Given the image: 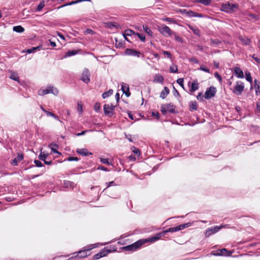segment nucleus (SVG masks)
Wrapping results in <instances>:
<instances>
[{"label":"nucleus","mask_w":260,"mask_h":260,"mask_svg":"<svg viewBox=\"0 0 260 260\" xmlns=\"http://www.w3.org/2000/svg\"><path fill=\"white\" fill-rule=\"evenodd\" d=\"M93 248L94 247L92 246H90L89 247H88L87 248L85 247L83 250L74 253L73 254L75 255L69 257L68 260H75L77 258H85L90 254L88 252Z\"/></svg>","instance_id":"1"},{"label":"nucleus","mask_w":260,"mask_h":260,"mask_svg":"<svg viewBox=\"0 0 260 260\" xmlns=\"http://www.w3.org/2000/svg\"><path fill=\"white\" fill-rule=\"evenodd\" d=\"M158 31L164 36L171 37L173 36L174 31H173L169 27L163 24L157 26Z\"/></svg>","instance_id":"2"},{"label":"nucleus","mask_w":260,"mask_h":260,"mask_svg":"<svg viewBox=\"0 0 260 260\" xmlns=\"http://www.w3.org/2000/svg\"><path fill=\"white\" fill-rule=\"evenodd\" d=\"M145 242V241L140 239L132 244L122 247V249L126 251H134L144 244Z\"/></svg>","instance_id":"3"},{"label":"nucleus","mask_w":260,"mask_h":260,"mask_svg":"<svg viewBox=\"0 0 260 260\" xmlns=\"http://www.w3.org/2000/svg\"><path fill=\"white\" fill-rule=\"evenodd\" d=\"M237 8L238 5L237 4L228 3L222 4L221 10L226 13H232L235 11V9Z\"/></svg>","instance_id":"4"},{"label":"nucleus","mask_w":260,"mask_h":260,"mask_svg":"<svg viewBox=\"0 0 260 260\" xmlns=\"http://www.w3.org/2000/svg\"><path fill=\"white\" fill-rule=\"evenodd\" d=\"M244 84L241 81H237L233 90V92L236 95H239L242 94L244 90Z\"/></svg>","instance_id":"5"},{"label":"nucleus","mask_w":260,"mask_h":260,"mask_svg":"<svg viewBox=\"0 0 260 260\" xmlns=\"http://www.w3.org/2000/svg\"><path fill=\"white\" fill-rule=\"evenodd\" d=\"M190 225H191V223L190 222L184 223V224H182L176 226L175 227L170 228L168 229H167L165 231H164L165 234L167 233H168V232L173 233V232H175L177 231L182 230L186 228H188Z\"/></svg>","instance_id":"6"},{"label":"nucleus","mask_w":260,"mask_h":260,"mask_svg":"<svg viewBox=\"0 0 260 260\" xmlns=\"http://www.w3.org/2000/svg\"><path fill=\"white\" fill-rule=\"evenodd\" d=\"M211 254L215 256H230L232 254L231 251H229L225 248L218 249L211 251Z\"/></svg>","instance_id":"7"},{"label":"nucleus","mask_w":260,"mask_h":260,"mask_svg":"<svg viewBox=\"0 0 260 260\" xmlns=\"http://www.w3.org/2000/svg\"><path fill=\"white\" fill-rule=\"evenodd\" d=\"M226 225H221L220 226H215L211 228H208L205 232V236L207 237H210L212 234L218 232L220 229L225 227Z\"/></svg>","instance_id":"8"},{"label":"nucleus","mask_w":260,"mask_h":260,"mask_svg":"<svg viewBox=\"0 0 260 260\" xmlns=\"http://www.w3.org/2000/svg\"><path fill=\"white\" fill-rule=\"evenodd\" d=\"M115 106L113 104H105L104 106V114L106 115L112 117L114 115V111Z\"/></svg>","instance_id":"9"},{"label":"nucleus","mask_w":260,"mask_h":260,"mask_svg":"<svg viewBox=\"0 0 260 260\" xmlns=\"http://www.w3.org/2000/svg\"><path fill=\"white\" fill-rule=\"evenodd\" d=\"M175 107L172 104H164L161 106V112L163 114H166L168 111L171 113L175 112Z\"/></svg>","instance_id":"10"},{"label":"nucleus","mask_w":260,"mask_h":260,"mask_svg":"<svg viewBox=\"0 0 260 260\" xmlns=\"http://www.w3.org/2000/svg\"><path fill=\"white\" fill-rule=\"evenodd\" d=\"M216 88L214 86H210L208 88L205 93L204 97L206 99H210L215 95L216 92Z\"/></svg>","instance_id":"11"},{"label":"nucleus","mask_w":260,"mask_h":260,"mask_svg":"<svg viewBox=\"0 0 260 260\" xmlns=\"http://www.w3.org/2000/svg\"><path fill=\"white\" fill-rule=\"evenodd\" d=\"M165 233H164V231H163L162 232H160V233H157L155 235L152 236L148 239H141V240L145 241V243L146 242H155V241L160 239L162 236H164L165 235Z\"/></svg>","instance_id":"12"},{"label":"nucleus","mask_w":260,"mask_h":260,"mask_svg":"<svg viewBox=\"0 0 260 260\" xmlns=\"http://www.w3.org/2000/svg\"><path fill=\"white\" fill-rule=\"evenodd\" d=\"M90 75L89 71L85 69L82 73L81 80L84 83H88L90 81Z\"/></svg>","instance_id":"13"},{"label":"nucleus","mask_w":260,"mask_h":260,"mask_svg":"<svg viewBox=\"0 0 260 260\" xmlns=\"http://www.w3.org/2000/svg\"><path fill=\"white\" fill-rule=\"evenodd\" d=\"M115 251H116V248L115 247L110 245V246L104 247L102 250L100 251V252L102 257H103L106 256L109 253Z\"/></svg>","instance_id":"14"},{"label":"nucleus","mask_w":260,"mask_h":260,"mask_svg":"<svg viewBox=\"0 0 260 260\" xmlns=\"http://www.w3.org/2000/svg\"><path fill=\"white\" fill-rule=\"evenodd\" d=\"M125 53L129 55L139 57L141 55L140 51H137L133 49H127L125 50Z\"/></svg>","instance_id":"15"},{"label":"nucleus","mask_w":260,"mask_h":260,"mask_svg":"<svg viewBox=\"0 0 260 260\" xmlns=\"http://www.w3.org/2000/svg\"><path fill=\"white\" fill-rule=\"evenodd\" d=\"M39 95L43 96L49 93H53V87H49L48 88H41L39 90Z\"/></svg>","instance_id":"16"},{"label":"nucleus","mask_w":260,"mask_h":260,"mask_svg":"<svg viewBox=\"0 0 260 260\" xmlns=\"http://www.w3.org/2000/svg\"><path fill=\"white\" fill-rule=\"evenodd\" d=\"M23 158L24 156L22 153H18L17 156L12 160L11 164L13 166H17L18 162L23 160Z\"/></svg>","instance_id":"17"},{"label":"nucleus","mask_w":260,"mask_h":260,"mask_svg":"<svg viewBox=\"0 0 260 260\" xmlns=\"http://www.w3.org/2000/svg\"><path fill=\"white\" fill-rule=\"evenodd\" d=\"M235 76L238 78H243L244 74L242 70L239 67H235L234 69Z\"/></svg>","instance_id":"18"},{"label":"nucleus","mask_w":260,"mask_h":260,"mask_svg":"<svg viewBox=\"0 0 260 260\" xmlns=\"http://www.w3.org/2000/svg\"><path fill=\"white\" fill-rule=\"evenodd\" d=\"M186 15L189 17H203V15L201 13H198L192 11L186 12Z\"/></svg>","instance_id":"19"},{"label":"nucleus","mask_w":260,"mask_h":260,"mask_svg":"<svg viewBox=\"0 0 260 260\" xmlns=\"http://www.w3.org/2000/svg\"><path fill=\"white\" fill-rule=\"evenodd\" d=\"M238 38L244 45H249L251 42V40L246 37H243L242 36H240Z\"/></svg>","instance_id":"20"},{"label":"nucleus","mask_w":260,"mask_h":260,"mask_svg":"<svg viewBox=\"0 0 260 260\" xmlns=\"http://www.w3.org/2000/svg\"><path fill=\"white\" fill-rule=\"evenodd\" d=\"M191 84V88L189 89V91L191 92L195 91L199 88V83L197 81H194L193 82L191 83L190 82H188V85L189 86Z\"/></svg>","instance_id":"21"},{"label":"nucleus","mask_w":260,"mask_h":260,"mask_svg":"<svg viewBox=\"0 0 260 260\" xmlns=\"http://www.w3.org/2000/svg\"><path fill=\"white\" fill-rule=\"evenodd\" d=\"M164 81V78L162 76L159 74H156L154 76L153 82L156 83H162Z\"/></svg>","instance_id":"22"},{"label":"nucleus","mask_w":260,"mask_h":260,"mask_svg":"<svg viewBox=\"0 0 260 260\" xmlns=\"http://www.w3.org/2000/svg\"><path fill=\"white\" fill-rule=\"evenodd\" d=\"M170 90L167 87H165L164 89L161 91L160 94V98L162 99H165L166 96L169 94Z\"/></svg>","instance_id":"23"},{"label":"nucleus","mask_w":260,"mask_h":260,"mask_svg":"<svg viewBox=\"0 0 260 260\" xmlns=\"http://www.w3.org/2000/svg\"><path fill=\"white\" fill-rule=\"evenodd\" d=\"M77 152L82 156H88L92 154V153L91 152H89L86 149H77Z\"/></svg>","instance_id":"24"},{"label":"nucleus","mask_w":260,"mask_h":260,"mask_svg":"<svg viewBox=\"0 0 260 260\" xmlns=\"http://www.w3.org/2000/svg\"><path fill=\"white\" fill-rule=\"evenodd\" d=\"M121 89L123 91V92L125 94V95L128 97L131 95V92L129 91L128 86L126 84H122L121 86Z\"/></svg>","instance_id":"25"},{"label":"nucleus","mask_w":260,"mask_h":260,"mask_svg":"<svg viewBox=\"0 0 260 260\" xmlns=\"http://www.w3.org/2000/svg\"><path fill=\"white\" fill-rule=\"evenodd\" d=\"M49 146H50L52 151L54 153H56V154L59 153V152L57 150V149L58 148V145L57 144H56L55 143L52 142L50 144Z\"/></svg>","instance_id":"26"},{"label":"nucleus","mask_w":260,"mask_h":260,"mask_svg":"<svg viewBox=\"0 0 260 260\" xmlns=\"http://www.w3.org/2000/svg\"><path fill=\"white\" fill-rule=\"evenodd\" d=\"M260 82L257 79L254 80V87L255 89V93L257 95L260 93Z\"/></svg>","instance_id":"27"},{"label":"nucleus","mask_w":260,"mask_h":260,"mask_svg":"<svg viewBox=\"0 0 260 260\" xmlns=\"http://www.w3.org/2000/svg\"><path fill=\"white\" fill-rule=\"evenodd\" d=\"M189 28L193 31V32L195 35H196L198 37L200 36V35H201L200 30L198 28H197L196 27L192 26L191 25H189Z\"/></svg>","instance_id":"28"},{"label":"nucleus","mask_w":260,"mask_h":260,"mask_svg":"<svg viewBox=\"0 0 260 260\" xmlns=\"http://www.w3.org/2000/svg\"><path fill=\"white\" fill-rule=\"evenodd\" d=\"M135 33L136 32H135L133 30H132L131 29H126V30H125L124 33L123 34V36L124 37L125 39L128 41V40L126 38V36H132L133 34L135 35Z\"/></svg>","instance_id":"29"},{"label":"nucleus","mask_w":260,"mask_h":260,"mask_svg":"<svg viewBox=\"0 0 260 260\" xmlns=\"http://www.w3.org/2000/svg\"><path fill=\"white\" fill-rule=\"evenodd\" d=\"M13 30L17 32L21 33L24 31V28L21 25L15 26L13 28Z\"/></svg>","instance_id":"30"},{"label":"nucleus","mask_w":260,"mask_h":260,"mask_svg":"<svg viewBox=\"0 0 260 260\" xmlns=\"http://www.w3.org/2000/svg\"><path fill=\"white\" fill-rule=\"evenodd\" d=\"M198 108L197 103L196 101H192L190 103L189 109L190 111L197 110Z\"/></svg>","instance_id":"31"},{"label":"nucleus","mask_w":260,"mask_h":260,"mask_svg":"<svg viewBox=\"0 0 260 260\" xmlns=\"http://www.w3.org/2000/svg\"><path fill=\"white\" fill-rule=\"evenodd\" d=\"M113 93V90L112 89H109L108 91L107 92H104L103 94H102V97L103 99H106L107 98H108V96H110L111 95H112Z\"/></svg>","instance_id":"32"},{"label":"nucleus","mask_w":260,"mask_h":260,"mask_svg":"<svg viewBox=\"0 0 260 260\" xmlns=\"http://www.w3.org/2000/svg\"><path fill=\"white\" fill-rule=\"evenodd\" d=\"M77 53H78V51L76 50H70L67 52L64 57H67L73 56V55H76Z\"/></svg>","instance_id":"33"},{"label":"nucleus","mask_w":260,"mask_h":260,"mask_svg":"<svg viewBox=\"0 0 260 260\" xmlns=\"http://www.w3.org/2000/svg\"><path fill=\"white\" fill-rule=\"evenodd\" d=\"M144 30L150 36H152L153 35V32L151 31L150 28H149L146 25H143Z\"/></svg>","instance_id":"34"},{"label":"nucleus","mask_w":260,"mask_h":260,"mask_svg":"<svg viewBox=\"0 0 260 260\" xmlns=\"http://www.w3.org/2000/svg\"><path fill=\"white\" fill-rule=\"evenodd\" d=\"M212 1V0H197V2L202 3L205 6H208L211 4Z\"/></svg>","instance_id":"35"},{"label":"nucleus","mask_w":260,"mask_h":260,"mask_svg":"<svg viewBox=\"0 0 260 260\" xmlns=\"http://www.w3.org/2000/svg\"><path fill=\"white\" fill-rule=\"evenodd\" d=\"M211 45L213 46H218L219 44L221 43V41H220L218 39H211Z\"/></svg>","instance_id":"36"},{"label":"nucleus","mask_w":260,"mask_h":260,"mask_svg":"<svg viewBox=\"0 0 260 260\" xmlns=\"http://www.w3.org/2000/svg\"><path fill=\"white\" fill-rule=\"evenodd\" d=\"M101 162L103 164L107 165H110L112 164V163L110 161L109 159L108 158H105L103 157L100 158Z\"/></svg>","instance_id":"37"},{"label":"nucleus","mask_w":260,"mask_h":260,"mask_svg":"<svg viewBox=\"0 0 260 260\" xmlns=\"http://www.w3.org/2000/svg\"><path fill=\"white\" fill-rule=\"evenodd\" d=\"M245 75H246V79L247 81L249 82L250 83H252V78L251 76V74L250 72H245Z\"/></svg>","instance_id":"38"},{"label":"nucleus","mask_w":260,"mask_h":260,"mask_svg":"<svg viewBox=\"0 0 260 260\" xmlns=\"http://www.w3.org/2000/svg\"><path fill=\"white\" fill-rule=\"evenodd\" d=\"M10 78L11 79H13L15 81H19V77H18L17 74H16L14 72L11 73Z\"/></svg>","instance_id":"39"},{"label":"nucleus","mask_w":260,"mask_h":260,"mask_svg":"<svg viewBox=\"0 0 260 260\" xmlns=\"http://www.w3.org/2000/svg\"><path fill=\"white\" fill-rule=\"evenodd\" d=\"M170 72L177 73H178V68L177 66H171L170 67Z\"/></svg>","instance_id":"40"},{"label":"nucleus","mask_w":260,"mask_h":260,"mask_svg":"<svg viewBox=\"0 0 260 260\" xmlns=\"http://www.w3.org/2000/svg\"><path fill=\"white\" fill-rule=\"evenodd\" d=\"M135 35L137 36L142 41L145 42V36L143 34H140L139 32H136L135 34Z\"/></svg>","instance_id":"41"},{"label":"nucleus","mask_w":260,"mask_h":260,"mask_svg":"<svg viewBox=\"0 0 260 260\" xmlns=\"http://www.w3.org/2000/svg\"><path fill=\"white\" fill-rule=\"evenodd\" d=\"M41 47V46H38V47H32L30 49H27V50L25 51V52H27L28 53H31L32 52H33L34 51L36 50H38V49H39Z\"/></svg>","instance_id":"42"},{"label":"nucleus","mask_w":260,"mask_h":260,"mask_svg":"<svg viewBox=\"0 0 260 260\" xmlns=\"http://www.w3.org/2000/svg\"><path fill=\"white\" fill-rule=\"evenodd\" d=\"M44 6H45L44 2H43V1L40 2V4H39V5L38 6V7L37 8V11H41Z\"/></svg>","instance_id":"43"},{"label":"nucleus","mask_w":260,"mask_h":260,"mask_svg":"<svg viewBox=\"0 0 260 260\" xmlns=\"http://www.w3.org/2000/svg\"><path fill=\"white\" fill-rule=\"evenodd\" d=\"M101 108V104L100 103H96L94 106V110L96 112H99Z\"/></svg>","instance_id":"44"},{"label":"nucleus","mask_w":260,"mask_h":260,"mask_svg":"<svg viewBox=\"0 0 260 260\" xmlns=\"http://www.w3.org/2000/svg\"><path fill=\"white\" fill-rule=\"evenodd\" d=\"M177 82L178 84H179L183 89L184 88V84H183V82H184V80L183 78H179L177 79Z\"/></svg>","instance_id":"45"},{"label":"nucleus","mask_w":260,"mask_h":260,"mask_svg":"<svg viewBox=\"0 0 260 260\" xmlns=\"http://www.w3.org/2000/svg\"><path fill=\"white\" fill-rule=\"evenodd\" d=\"M133 152L137 154L138 156H139L140 154V152L139 149L136 148L135 147H133Z\"/></svg>","instance_id":"46"},{"label":"nucleus","mask_w":260,"mask_h":260,"mask_svg":"<svg viewBox=\"0 0 260 260\" xmlns=\"http://www.w3.org/2000/svg\"><path fill=\"white\" fill-rule=\"evenodd\" d=\"M200 70L202 71H203L204 72H206L207 73L210 72V70H209V68L206 67L205 66H204L203 65L201 66Z\"/></svg>","instance_id":"47"},{"label":"nucleus","mask_w":260,"mask_h":260,"mask_svg":"<svg viewBox=\"0 0 260 260\" xmlns=\"http://www.w3.org/2000/svg\"><path fill=\"white\" fill-rule=\"evenodd\" d=\"M174 34H173V36H174L175 40L180 42H182V39L178 36L176 32H174Z\"/></svg>","instance_id":"48"},{"label":"nucleus","mask_w":260,"mask_h":260,"mask_svg":"<svg viewBox=\"0 0 260 260\" xmlns=\"http://www.w3.org/2000/svg\"><path fill=\"white\" fill-rule=\"evenodd\" d=\"M34 162L36 166L38 167H41L43 166V164L39 160H35Z\"/></svg>","instance_id":"49"},{"label":"nucleus","mask_w":260,"mask_h":260,"mask_svg":"<svg viewBox=\"0 0 260 260\" xmlns=\"http://www.w3.org/2000/svg\"><path fill=\"white\" fill-rule=\"evenodd\" d=\"M162 52L164 55H166L169 58H171L172 54L171 52L168 51H162Z\"/></svg>","instance_id":"50"},{"label":"nucleus","mask_w":260,"mask_h":260,"mask_svg":"<svg viewBox=\"0 0 260 260\" xmlns=\"http://www.w3.org/2000/svg\"><path fill=\"white\" fill-rule=\"evenodd\" d=\"M46 157L47 156L45 154H42L41 153L39 155V158L41 160H43V161H45L46 160Z\"/></svg>","instance_id":"51"},{"label":"nucleus","mask_w":260,"mask_h":260,"mask_svg":"<svg viewBox=\"0 0 260 260\" xmlns=\"http://www.w3.org/2000/svg\"><path fill=\"white\" fill-rule=\"evenodd\" d=\"M93 257L94 259H98L101 257H102V254H101V252L100 251L99 253L94 255Z\"/></svg>","instance_id":"52"},{"label":"nucleus","mask_w":260,"mask_h":260,"mask_svg":"<svg viewBox=\"0 0 260 260\" xmlns=\"http://www.w3.org/2000/svg\"><path fill=\"white\" fill-rule=\"evenodd\" d=\"M68 161H78L79 158L77 157L70 156L67 158Z\"/></svg>","instance_id":"53"},{"label":"nucleus","mask_w":260,"mask_h":260,"mask_svg":"<svg viewBox=\"0 0 260 260\" xmlns=\"http://www.w3.org/2000/svg\"><path fill=\"white\" fill-rule=\"evenodd\" d=\"M252 57L254 59V60L257 63H260V56L259 57H256L255 54H253L252 56Z\"/></svg>","instance_id":"54"},{"label":"nucleus","mask_w":260,"mask_h":260,"mask_svg":"<svg viewBox=\"0 0 260 260\" xmlns=\"http://www.w3.org/2000/svg\"><path fill=\"white\" fill-rule=\"evenodd\" d=\"M106 184L107 185V186H106L105 189L108 188V187H109L110 186H111L112 185H115L114 182L113 181H110V182H107L106 183Z\"/></svg>","instance_id":"55"},{"label":"nucleus","mask_w":260,"mask_h":260,"mask_svg":"<svg viewBox=\"0 0 260 260\" xmlns=\"http://www.w3.org/2000/svg\"><path fill=\"white\" fill-rule=\"evenodd\" d=\"M45 112L46 113L47 116H52L54 118L56 117V116H55V115L53 113H51V112L47 111H45Z\"/></svg>","instance_id":"56"},{"label":"nucleus","mask_w":260,"mask_h":260,"mask_svg":"<svg viewBox=\"0 0 260 260\" xmlns=\"http://www.w3.org/2000/svg\"><path fill=\"white\" fill-rule=\"evenodd\" d=\"M98 170H102V171H108V169L107 168H106L103 166H99L98 167Z\"/></svg>","instance_id":"57"},{"label":"nucleus","mask_w":260,"mask_h":260,"mask_svg":"<svg viewBox=\"0 0 260 260\" xmlns=\"http://www.w3.org/2000/svg\"><path fill=\"white\" fill-rule=\"evenodd\" d=\"M165 21L170 22V23H173L175 21L173 18L167 17L164 19Z\"/></svg>","instance_id":"58"},{"label":"nucleus","mask_w":260,"mask_h":260,"mask_svg":"<svg viewBox=\"0 0 260 260\" xmlns=\"http://www.w3.org/2000/svg\"><path fill=\"white\" fill-rule=\"evenodd\" d=\"M256 110L260 113V101L256 102Z\"/></svg>","instance_id":"59"},{"label":"nucleus","mask_w":260,"mask_h":260,"mask_svg":"<svg viewBox=\"0 0 260 260\" xmlns=\"http://www.w3.org/2000/svg\"><path fill=\"white\" fill-rule=\"evenodd\" d=\"M128 117L132 119V120H134V117L133 115V114L131 112H128Z\"/></svg>","instance_id":"60"},{"label":"nucleus","mask_w":260,"mask_h":260,"mask_svg":"<svg viewBox=\"0 0 260 260\" xmlns=\"http://www.w3.org/2000/svg\"><path fill=\"white\" fill-rule=\"evenodd\" d=\"M87 132V131H82L81 133H79L78 134H76V136H82V135H83L84 134H85V133Z\"/></svg>","instance_id":"61"},{"label":"nucleus","mask_w":260,"mask_h":260,"mask_svg":"<svg viewBox=\"0 0 260 260\" xmlns=\"http://www.w3.org/2000/svg\"><path fill=\"white\" fill-rule=\"evenodd\" d=\"M174 89L175 90V93H174L175 96H179L180 94L179 92L178 91V90L174 87Z\"/></svg>","instance_id":"62"},{"label":"nucleus","mask_w":260,"mask_h":260,"mask_svg":"<svg viewBox=\"0 0 260 260\" xmlns=\"http://www.w3.org/2000/svg\"><path fill=\"white\" fill-rule=\"evenodd\" d=\"M215 76L218 78V80H220V81H221V76H220V75H219L217 73H216L215 74Z\"/></svg>","instance_id":"63"},{"label":"nucleus","mask_w":260,"mask_h":260,"mask_svg":"<svg viewBox=\"0 0 260 260\" xmlns=\"http://www.w3.org/2000/svg\"><path fill=\"white\" fill-rule=\"evenodd\" d=\"M50 45L52 47H54L56 46V43L54 42H52L50 40Z\"/></svg>","instance_id":"64"}]
</instances>
